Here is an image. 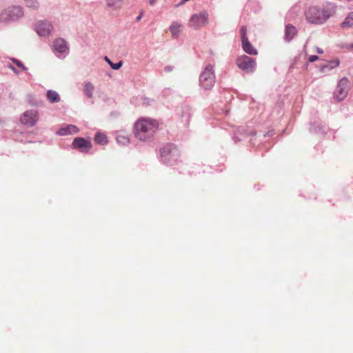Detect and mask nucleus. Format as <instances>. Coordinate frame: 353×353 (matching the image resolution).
<instances>
[{
    "instance_id": "473e14b6",
    "label": "nucleus",
    "mask_w": 353,
    "mask_h": 353,
    "mask_svg": "<svg viewBox=\"0 0 353 353\" xmlns=\"http://www.w3.org/2000/svg\"><path fill=\"white\" fill-rule=\"evenodd\" d=\"M345 2L353 3V0H343Z\"/></svg>"
},
{
    "instance_id": "f3484780",
    "label": "nucleus",
    "mask_w": 353,
    "mask_h": 353,
    "mask_svg": "<svg viewBox=\"0 0 353 353\" xmlns=\"http://www.w3.org/2000/svg\"><path fill=\"white\" fill-rule=\"evenodd\" d=\"M46 98L51 103H57L60 101V97L58 93L54 90H48L46 92Z\"/></svg>"
},
{
    "instance_id": "b1692460",
    "label": "nucleus",
    "mask_w": 353,
    "mask_h": 353,
    "mask_svg": "<svg viewBox=\"0 0 353 353\" xmlns=\"http://www.w3.org/2000/svg\"><path fill=\"white\" fill-rule=\"evenodd\" d=\"M106 5L110 8H117L119 6H116L115 0H106Z\"/></svg>"
},
{
    "instance_id": "9d476101",
    "label": "nucleus",
    "mask_w": 353,
    "mask_h": 353,
    "mask_svg": "<svg viewBox=\"0 0 353 353\" xmlns=\"http://www.w3.org/2000/svg\"><path fill=\"white\" fill-rule=\"evenodd\" d=\"M52 25L46 21H39L36 25V32L43 37L49 36L52 30Z\"/></svg>"
},
{
    "instance_id": "4468645a",
    "label": "nucleus",
    "mask_w": 353,
    "mask_h": 353,
    "mask_svg": "<svg viewBox=\"0 0 353 353\" xmlns=\"http://www.w3.org/2000/svg\"><path fill=\"white\" fill-rule=\"evenodd\" d=\"M78 128L77 126L70 125L68 127L62 128L58 131V134L60 136H66L68 134H72L77 133Z\"/></svg>"
},
{
    "instance_id": "aec40b11",
    "label": "nucleus",
    "mask_w": 353,
    "mask_h": 353,
    "mask_svg": "<svg viewBox=\"0 0 353 353\" xmlns=\"http://www.w3.org/2000/svg\"><path fill=\"white\" fill-rule=\"evenodd\" d=\"M94 141L98 144H105L107 143V137L102 133H97L94 137Z\"/></svg>"
},
{
    "instance_id": "f257e3e1",
    "label": "nucleus",
    "mask_w": 353,
    "mask_h": 353,
    "mask_svg": "<svg viewBox=\"0 0 353 353\" xmlns=\"http://www.w3.org/2000/svg\"><path fill=\"white\" fill-rule=\"evenodd\" d=\"M336 12V6L334 3H328L321 8L310 6L305 10V16L308 23L321 25L332 17Z\"/></svg>"
},
{
    "instance_id": "a878e982",
    "label": "nucleus",
    "mask_w": 353,
    "mask_h": 353,
    "mask_svg": "<svg viewBox=\"0 0 353 353\" xmlns=\"http://www.w3.org/2000/svg\"><path fill=\"white\" fill-rule=\"evenodd\" d=\"M319 59V57L316 55L309 57L308 61L310 62H314Z\"/></svg>"
},
{
    "instance_id": "c85d7f7f",
    "label": "nucleus",
    "mask_w": 353,
    "mask_h": 353,
    "mask_svg": "<svg viewBox=\"0 0 353 353\" xmlns=\"http://www.w3.org/2000/svg\"><path fill=\"white\" fill-rule=\"evenodd\" d=\"M346 48L350 49V50L353 49V43L347 45Z\"/></svg>"
},
{
    "instance_id": "7ed1b4c3",
    "label": "nucleus",
    "mask_w": 353,
    "mask_h": 353,
    "mask_svg": "<svg viewBox=\"0 0 353 353\" xmlns=\"http://www.w3.org/2000/svg\"><path fill=\"white\" fill-rule=\"evenodd\" d=\"M161 157L163 162L168 165H173L180 157L179 150L170 144L166 145L161 150Z\"/></svg>"
},
{
    "instance_id": "1a4fd4ad",
    "label": "nucleus",
    "mask_w": 353,
    "mask_h": 353,
    "mask_svg": "<svg viewBox=\"0 0 353 353\" xmlns=\"http://www.w3.org/2000/svg\"><path fill=\"white\" fill-rule=\"evenodd\" d=\"M37 119V112L34 110L26 111L20 117L21 123L28 126H33L36 123Z\"/></svg>"
},
{
    "instance_id": "5701e85b",
    "label": "nucleus",
    "mask_w": 353,
    "mask_h": 353,
    "mask_svg": "<svg viewBox=\"0 0 353 353\" xmlns=\"http://www.w3.org/2000/svg\"><path fill=\"white\" fill-rule=\"evenodd\" d=\"M240 34L241 37V41L244 39H248L247 37V28L245 26H242L240 29Z\"/></svg>"
},
{
    "instance_id": "6e6552de",
    "label": "nucleus",
    "mask_w": 353,
    "mask_h": 353,
    "mask_svg": "<svg viewBox=\"0 0 353 353\" xmlns=\"http://www.w3.org/2000/svg\"><path fill=\"white\" fill-rule=\"evenodd\" d=\"M236 65L245 72H252L255 70L256 62L251 57L243 55L236 60Z\"/></svg>"
},
{
    "instance_id": "4be33fe9",
    "label": "nucleus",
    "mask_w": 353,
    "mask_h": 353,
    "mask_svg": "<svg viewBox=\"0 0 353 353\" xmlns=\"http://www.w3.org/2000/svg\"><path fill=\"white\" fill-rule=\"evenodd\" d=\"M340 64V62L338 60H335L334 61H332L328 65H325L323 67V70L324 71L325 69H332L336 66H338Z\"/></svg>"
},
{
    "instance_id": "a211bd4d",
    "label": "nucleus",
    "mask_w": 353,
    "mask_h": 353,
    "mask_svg": "<svg viewBox=\"0 0 353 353\" xmlns=\"http://www.w3.org/2000/svg\"><path fill=\"white\" fill-rule=\"evenodd\" d=\"M181 25L178 23H173L170 27V30L171 32L172 35L176 38L179 37L181 31Z\"/></svg>"
},
{
    "instance_id": "0eeeda50",
    "label": "nucleus",
    "mask_w": 353,
    "mask_h": 353,
    "mask_svg": "<svg viewBox=\"0 0 353 353\" xmlns=\"http://www.w3.org/2000/svg\"><path fill=\"white\" fill-rule=\"evenodd\" d=\"M23 14V10L19 6H12L3 10L0 13V20L3 22L14 21Z\"/></svg>"
},
{
    "instance_id": "ddd939ff",
    "label": "nucleus",
    "mask_w": 353,
    "mask_h": 353,
    "mask_svg": "<svg viewBox=\"0 0 353 353\" xmlns=\"http://www.w3.org/2000/svg\"><path fill=\"white\" fill-rule=\"evenodd\" d=\"M241 43L243 50L245 52L250 55H256L258 54L256 48L252 46L248 39H244L243 41H241Z\"/></svg>"
},
{
    "instance_id": "f8f14e48",
    "label": "nucleus",
    "mask_w": 353,
    "mask_h": 353,
    "mask_svg": "<svg viewBox=\"0 0 353 353\" xmlns=\"http://www.w3.org/2000/svg\"><path fill=\"white\" fill-rule=\"evenodd\" d=\"M53 47L60 53L65 52L68 49L66 41L61 38L57 39L53 41Z\"/></svg>"
},
{
    "instance_id": "393cba45",
    "label": "nucleus",
    "mask_w": 353,
    "mask_h": 353,
    "mask_svg": "<svg viewBox=\"0 0 353 353\" xmlns=\"http://www.w3.org/2000/svg\"><path fill=\"white\" fill-rule=\"evenodd\" d=\"M110 65L112 67V69L114 70H119L121 66L122 65V62L120 61L117 63H110Z\"/></svg>"
},
{
    "instance_id": "cd10ccee",
    "label": "nucleus",
    "mask_w": 353,
    "mask_h": 353,
    "mask_svg": "<svg viewBox=\"0 0 353 353\" xmlns=\"http://www.w3.org/2000/svg\"><path fill=\"white\" fill-rule=\"evenodd\" d=\"M165 70L166 72H170V71L172 70V67H171V66H170V65L166 66V67L165 68Z\"/></svg>"
},
{
    "instance_id": "bb28decb",
    "label": "nucleus",
    "mask_w": 353,
    "mask_h": 353,
    "mask_svg": "<svg viewBox=\"0 0 353 353\" xmlns=\"http://www.w3.org/2000/svg\"><path fill=\"white\" fill-rule=\"evenodd\" d=\"M17 65L21 67V68H23V70H26V68L21 63H20L19 61H15Z\"/></svg>"
},
{
    "instance_id": "f03ea898",
    "label": "nucleus",
    "mask_w": 353,
    "mask_h": 353,
    "mask_svg": "<svg viewBox=\"0 0 353 353\" xmlns=\"http://www.w3.org/2000/svg\"><path fill=\"white\" fill-rule=\"evenodd\" d=\"M159 123L156 119L142 117L137 119L134 125V134L141 141H147L153 138L159 129Z\"/></svg>"
},
{
    "instance_id": "412c9836",
    "label": "nucleus",
    "mask_w": 353,
    "mask_h": 353,
    "mask_svg": "<svg viewBox=\"0 0 353 353\" xmlns=\"http://www.w3.org/2000/svg\"><path fill=\"white\" fill-rule=\"evenodd\" d=\"M26 6L28 8H32L34 9H36L39 6V3L37 1V0H25Z\"/></svg>"
},
{
    "instance_id": "9b49d317",
    "label": "nucleus",
    "mask_w": 353,
    "mask_h": 353,
    "mask_svg": "<svg viewBox=\"0 0 353 353\" xmlns=\"http://www.w3.org/2000/svg\"><path fill=\"white\" fill-rule=\"evenodd\" d=\"M73 148L79 150L81 152H88L92 148V143L89 140L77 137L73 140Z\"/></svg>"
},
{
    "instance_id": "72a5a7b5",
    "label": "nucleus",
    "mask_w": 353,
    "mask_h": 353,
    "mask_svg": "<svg viewBox=\"0 0 353 353\" xmlns=\"http://www.w3.org/2000/svg\"><path fill=\"white\" fill-rule=\"evenodd\" d=\"M105 60L108 61V62L110 64V63H112L110 59L108 58H107V57H105Z\"/></svg>"
},
{
    "instance_id": "20e7f679",
    "label": "nucleus",
    "mask_w": 353,
    "mask_h": 353,
    "mask_svg": "<svg viewBox=\"0 0 353 353\" xmlns=\"http://www.w3.org/2000/svg\"><path fill=\"white\" fill-rule=\"evenodd\" d=\"M214 83L215 74L214 66L212 65H208L200 74L199 84L201 88L208 90L213 87Z\"/></svg>"
},
{
    "instance_id": "2f4dec72",
    "label": "nucleus",
    "mask_w": 353,
    "mask_h": 353,
    "mask_svg": "<svg viewBox=\"0 0 353 353\" xmlns=\"http://www.w3.org/2000/svg\"><path fill=\"white\" fill-rule=\"evenodd\" d=\"M121 139H125V138L123 137H117L118 141H121V140H120Z\"/></svg>"
},
{
    "instance_id": "39448f33",
    "label": "nucleus",
    "mask_w": 353,
    "mask_h": 353,
    "mask_svg": "<svg viewBox=\"0 0 353 353\" xmlns=\"http://www.w3.org/2000/svg\"><path fill=\"white\" fill-rule=\"evenodd\" d=\"M208 21V13L203 10L191 16L188 21V26L194 30H199L206 26Z\"/></svg>"
},
{
    "instance_id": "dca6fc26",
    "label": "nucleus",
    "mask_w": 353,
    "mask_h": 353,
    "mask_svg": "<svg viewBox=\"0 0 353 353\" xmlns=\"http://www.w3.org/2000/svg\"><path fill=\"white\" fill-rule=\"evenodd\" d=\"M341 26L343 29H348L353 27V11L350 12L348 15L345 17Z\"/></svg>"
},
{
    "instance_id": "7c9ffc66",
    "label": "nucleus",
    "mask_w": 353,
    "mask_h": 353,
    "mask_svg": "<svg viewBox=\"0 0 353 353\" xmlns=\"http://www.w3.org/2000/svg\"><path fill=\"white\" fill-rule=\"evenodd\" d=\"M189 0H182L181 1H180L179 3V5L178 6H181L183 4H184L185 2L188 1Z\"/></svg>"
},
{
    "instance_id": "c756f323",
    "label": "nucleus",
    "mask_w": 353,
    "mask_h": 353,
    "mask_svg": "<svg viewBox=\"0 0 353 353\" xmlns=\"http://www.w3.org/2000/svg\"><path fill=\"white\" fill-rule=\"evenodd\" d=\"M316 52L319 54H323V50L322 49H321V48H316Z\"/></svg>"
},
{
    "instance_id": "f704fd0d",
    "label": "nucleus",
    "mask_w": 353,
    "mask_h": 353,
    "mask_svg": "<svg viewBox=\"0 0 353 353\" xmlns=\"http://www.w3.org/2000/svg\"><path fill=\"white\" fill-rule=\"evenodd\" d=\"M154 0H150V3H151L152 4V3H154Z\"/></svg>"
},
{
    "instance_id": "423d86ee",
    "label": "nucleus",
    "mask_w": 353,
    "mask_h": 353,
    "mask_svg": "<svg viewBox=\"0 0 353 353\" xmlns=\"http://www.w3.org/2000/svg\"><path fill=\"white\" fill-rule=\"evenodd\" d=\"M350 81L345 77H343L338 82L334 92V99L337 102L343 101L347 97L350 90Z\"/></svg>"
},
{
    "instance_id": "2eb2a0df",
    "label": "nucleus",
    "mask_w": 353,
    "mask_h": 353,
    "mask_svg": "<svg viewBox=\"0 0 353 353\" xmlns=\"http://www.w3.org/2000/svg\"><path fill=\"white\" fill-rule=\"evenodd\" d=\"M296 34H297V29L293 25L288 24L285 26V36L286 40L291 41Z\"/></svg>"
},
{
    "instance_id": "6ab92c4d",
    "label": "nucleus",
    "mask_w": 353,
    "mask_h": 353,
    "mask_svg": "<svg viewBox=\"0 0 353 353\" xmlns=\"http://www.w3.org/2000/svg\"><path fill=\"white\" fill-rule=\"evenodd\" d=\"M94 85L90 82H85L84 85V92L87 97L92 98L93 97Z\"/></svg>"
}]
</instances>
